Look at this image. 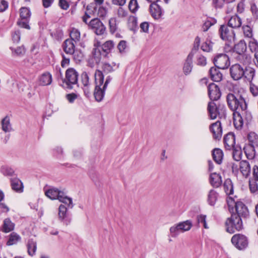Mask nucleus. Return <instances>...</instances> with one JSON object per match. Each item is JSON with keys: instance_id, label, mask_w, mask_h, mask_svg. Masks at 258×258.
Instances as JSON below:
<instances>
[{"instance_id": "obj_1", "label": "nucleus", "mask_w": 258, "mask_h": 258, "mask_svg": "<svg viewBox=\"0 0 258 258\" xmlns=\"http://www.w3.org/2000/svg\"><path fill=\"white\" fill-rule=\"evenodd\" d=\"M226 101L228 106L233 112L247 110V104L243 92L240 90L234 89L228 93Z\"/></svg>"}, {"instance_id": "obj_2", "label": "nucleus", "mask_w": 258, "mask_h": 258, "mask_svg": "<svg viewBox=\"0 0 258 258\" xmlns=\"http://www.w3.org/2000/svg\"><path fill=\"white\" fill-rule=\"evenodd\" d=\"M104 76L102 71L96 70L94 73L95 88L93 95L97 102H101L104 97L106 88L103 86Z\"/></svg>"}, {"instance_id": "obj_3", "label": "nucleus", "mask_w": 258, "mask_h": 258, "mask_svg": "<svg viewBox=\"0 0 258 258\" xmlns=\"http://www.w3.org/2000/svg\"><path fill=\"white\" fill-rule=\"evenodd\" d=\"M229 210L232 215H235L241 219L249 217V211L247 207L241 202H235L232 198L227 200Z\"/></svg>"}, {"instance_id": "obj_4", "label": "nucleus", "mask_w": 258, "mask_h": 258, "mask_svg": "<svg viewBox=\"0 0 258 258\" xmlns=\"http://www.w3.org/2000/svg\"><path fill=\"white\" fill-rule=\"evenodd\" d=\"M226 231L230 234L240 231L243 229L242 220L235 215H231L225 222Z\"/></svg>"}, {"instance_id": "obj_5", "label": "nucleus", "mask_w": 258, "mask_h": 258, "mask_svg": "<svg viewBox=\"0 0 258 258\" xmlns=\"http://www.w3.org/2000/svg\"><path fill=\"white\" fill-rule=\"evenodd\" d=\"M208 115L211 119H215L218 116L220 118L226 117V109L224 105L217 104L214 101H210L208 104Z\"/></svg>"}, {"instance_id": "obj_6", "label": "nucleus", "mask_w": 258, "mask_h": 258, "mask_svg": "<svg viewBox=\"0 0 258 258\" xmlns=\"http://www.w3.org/2000/svg\"><path fill=\"white\" fill-rule=\"evenodd\" d=\"M218 33L220 38L226 42L227 45L234 42L235 33L232 28L227 25H221L219 29Z\"/></svg>"}, {"instance_id": "obj_7", "label": "nucleus", "mask_w": 258, "mask_h": 258, "mask_svg": "<svg viewBox=\"0 0 258 258\" xmlns=\"http://www.w3.org/2000/svg\"><path fill=\"white\" fill-rule=\"evenodd\" d=\"M78 73L73 68H69L66 72V78L63 80V87L72 89L73 85L77 84Z\"/></svg>"}, {"instance_id": "obj_8", "label": "nucleus", "mask_w": 258, "mask_h": 258, "mask_svg": "<svg viewBox=\"0 0 258 258\" xmlns=\"http://www.w3.org/2000/svg\"><path fill=\"white\" fill-rule=\"evenodd\" d=\"M88 28L97 35H103L106 33L105 25L98 18L92 19L88 24Z\"/></svg>"}, {"instance_id": "obj_9", "label": "nucleus", "mask_w": 258, "mask_h": 258, "mask_svg": "<svg viewBox=\"0 0 258 258\" xmlns=\"http://www.w3.org/2000/svg\"><path fill=\"white\" fill-rule=\"evenodd\" d=\"M231 243L239 250L245 249L248 245V239L246 236L242 234H235L231 238Z\"/></svg>"}, {"instance_id": "obj_10", "label": "nucleus", "mask_w": 258, "mask_h": 258, "mask_svg": "<svg viewBox=\"0 0 258 258\" xmlns=\"http://www.w3.org/2000/svg\"><path fill=\"white\" fill-rule=\"evenodd\" d=\"M213 62L216 68L222 70L227 69L230 66L229 57L223 53L217 55L213 59Z\"/></svg>"}, {"instance_id": "obj_11", "label": "nucleus", "mask_w": 258, "mask_h": 258, "mask_svg": "<svg viewBox=\"0 0 258 258\" xmlns=\"http://www.w3.org/2000/svg\"><path fill=\"white\" fill-rule=\"evenodd\" d=\"M230 74L233 80H238L244 76V68L238 63L234 64L230 68Z\"/></svg>"}, {"instance_id": "obj_12", "label": "nucleus", "mask_w": 258, "mask_h": 258, "mask_svg": "<svg viewBox=\"0 0 258 258\" xmlns=\"http://www.w3.org/2000/svg\"><path fill=\"white\" fill-rule=\"evenodd\" d=\"M208 95L211 101H217L220 99L221 93L218 85L212 83L208 85Z\"/></svg>"}, {"instance_id": "obj_13", "label": "nucleus", "mask_w": 258, "mask_h": 258, "mask_svg": "<svg viewBox=\"0 0 258 258\" xmlns=\"http://www.w3.org/2000/svg\"><path fill=\"white\" fill-rule=\"evenodd\" d=\"M247 115V110L233 112V124L236 128L240 130L243 125V117Z\"/></svg>"}, {"instance_id": "obj_14", "label": "nucleus", "mask_w": 258, "mask_h": 258, "mask_svg": "<svg viewBox=\"0 0 258 258\" xmlns=\"http://www.w3.org/2000/svg\"><path fill=\"white\" fill-rule=\"evenodd\" d=\"M101 55L100 50L98 48H94L88 60L89 66L92 68L95 64H99L101 60Z\"/></svg>"}, {"instance_id": "obj_15", "label": "nucleus", "mask_w": 258, "mask_h": 258, "mask_svg": "<svg viewBox=\"0 0 258 258\" xmlns=\"http://www.w3.org/2000/svg\"><path fill=\"white\" fill-rule=\"evenodd\" d=\"M58 218L66 225H68L71 222V217L67 213V208L63 205H60L59 207Z\"/></svg>"}, {"instance_id": "obj_16", "label": "nucleus", "mask_w": 258, "mask_h": 258, "mask_svg": "<svg viewBox=\"0 0 258 258\" xmlns=\"http://www.w3.org/2000/svg\"><path fill=\"white\" fill-rule=\"evenodd\" d=\"M210 130L213 134L215 140H220L222 135V128L221 122L219 120L212 123L210 126Z\"/></svg>"}, {"instance_id": "obj_17", "label": "nucleus", "mask_w": 258, "mask_h": 258, "mask_svg": "<svg viewBox=\"0 0 258 258\" xmlns=\"http://www.w3.org/2000/svg\"><path fill=\"white\" fill-rule=\"evenodd\" d=\"M223 142L226 150H231L237 145L235 144V137L234 133L230 132L224 137Z\"/></svg>"}, {"instance_id": "obj_18", "label": "nucleus", "mask_w": 258, "mask_h": 258, "mask_svg": "<svg viewBox=\"0 0 258 258\" xmlns=\"http://www.w3.org/2000/svg\"><path fill=\"white\" fill-rule=\"evenodd\" d=\"M75 43L74 41L69 38L65 40L62 44L63 51L67 54H72L75 50Z\"/></svg>"}, {"instance_id": "obj_19", "label": "nucleus", "mask_w": 258, "mask_h": 258, "mask_svg": "<svg viewBox=\"0 0 258 258\" xmlns=\"http://www.w3.org/2000/svg\"><path fill=\"white\" fill-rule=\"evenodd\" d=\"M52 81V75L49 72H45L41 75L38 79V84L40 86H45L49 85Z\"/></svg>"}, {"instance_id": "obj_20", "label": "nucleus", "mask_w": 258, "mask_h": 258, "mask_svg": "<svg viewBox=\"0 0 258 258\" xmlns=\"http://www.w3.org/2000/svg\"><path fill=\"white\" fill-rule=\"evenodd\" d=\"M64 192L57 188L51 187L45 191V195L51 200H58Z\"/></svg>"}, {"instance_id": "obj_21", "label": "nucleus", "mask_w": 258, "mask_h": 258, "mask_svg": "<svg viewBox=\"0 0 258 258\" xmlns=\"http://www.w3.org/2000/svg\"><path fill=\"white\" fill-rule=\"evenodd\" d=\"M227 25L232 29L239 28L242 25V19L237 14H235L228 20Z\"/></svg>"}, {"instance_id": "obj_22", "label": "nucleus", "mask_w": 258, "mask_h": 258, "mask_svg": "<svg viewBox=\"0 0 258 258\" xmlns=\"http://www.w3.org/2000/svg\"><path fill=\"white\" fill-rule=\"evenodd\" d=\"M209 181L212 186L218 188L221 185L222 183L221 176L216 172L212 173L210 175Z\"/></svg>"}, {"instance_id": "obj_23", "label": "nucleus", "mask_w": 258, "mask_h": 258, "mask_svg": "<svg viewBox=\"0 0 258 258\" xmlns=\"http://www.w3.org/2000/svg\"><path fill=\"white\" fill-rule=\"evenodd\" d=\"M154 2L152 3L150 6V12L154 19H159L162 15V12L161 7Z\"/></svg>"}, {"instance_id": "obj_24", "label": "nucleus", "mask_w": 258, "mask_h": 258, "mask_svg": "<svg viewBox=\"0 0 258 258\" xmlns=\"http://www.w3.org/2000/svg\"><path fill=\"white\" fill-rule=\"evenodd\" d=\"M192 53H189L186 57L183 67V71L185 75L190 74L192 69Z\"/></svg>"}, {"instance_id": "obj_25", "label": "nucleus", "mask_w": 258, "mask_h": 258, "mask_svg": "<svg viewBox=\"0 0 258 258\" xmlns=\"http://www.w3.org/2000/svg\"><path fill=\"white\" fill-rule=\"evenodd\" d=\"M239 168L243 176L248 177L250 173L251 168L249 163L246 160H242L240 162Z\"/></svg>"}, {"instance_id": "obj_26", "label": "nucleus", "mask_w": 258, "mask_h": 258, "mask_svg": "<svg viewBox=\"0 0 258 258\" xmlns=\"http://www.w3.org/2000/svg\"><path fill=\"white\" fill-rule=\"evenodd\" d=\"M220 69L215 67H211L209 70V74L211 79L215 82H220L223 77L222 74L219 71Z\"/></svg>"}, {"instance_id": "obj_27", "label": "nucleus", "mask_w": 258, "mask_h": 258, "mask_svg": "<svg viewBox=\"0 0 258 258\" xmlns=\"http://www.w3.org/2000/svg\"><path fill=\"white\" fill-rule=\"evenodd\" d=\"M223 152L219 148H215L212 151V157L214 161L218 164H221L223 159Z\"/></svg>"}, {"instance_id": "obj_28", "label": "nucleus", "mask_w": 258, "mask_h": 258, "mask_svg": "<svg viewBox=\"0 0 258 258\" xmlns=\"http://www.w3.org/2000/svg\"><path fill=\"white\" fill-rule=\"evenodd\" d=\"M119 67V63H116L115 62H112L111 63L104 62L102 64V69L104 73L108 74L113 72L116 69H117Z\"/></svg>"}, {"instance_id": "obj_29", "label": "nucleus", "mask_w": 258, "mask_h": 258, "mask_svg": "<svg viewBox=\"0 0 258 258\" xmlns=\"http://www.w3.org/2000/svg\"><path fill=\"white\" fill-rule=\"evenodd\" d=\"M8 240L6 244L8 246L16 244L18 242L21 241V236L16 232H12L7 237Z\"/></svg>"}, {"instance_id": "obj_30", "label": "nucleus", "mask_w": 258, "mask_h": 258, "mask_svg": "<svg viewBox=\"0 0 258 258\" xmlns=\"http://www.w3.org/2000/svg\"><path fill=\"white\" fill-rule=\"evenodd\" d=\"M26 246L28 254L30 256L35 255L37 249L36 241L33 239H29L27 241Z\"/></svg>"}, {"instance_id": "obj_31", "label": "nucleus", "mask_w": 258, "mask_h": 258, "mask_svg": "<svg viewBox=\"0 0 258 258\" xmlns=\"http://www.w3.org/2000/svg\"><path fill=\"white\" fill-rule=\"evenodd\" d=\"M246 44L244 40H240L234 47V51L240 55L244 54L246 51Z\"/></svg>"}, {"instance_id": "obj_32", "label": "nucleus", "mask_w": 258, "mask_h": 258, "mask_svg": "<svg viewBox=\"0 0 258 258\" xmlns=\"http://www.w3.org/2000/svg\"><path fill=\"white\" fill-rule=\"evenodd\" d=\"M137 21V18L135 16H130L128 18L127 27L131 31H133L134 33L136 32L139 28Z\"/></svg>"}, {"instance_id": "obj_33", "label": "nucleus", "mask_w": 258, "mask_h": 258, "mask_svg": "<svg viewBox=\"0 0 258 258\" xmlns=\"http://www.w3.org/2000/svg\"><path fill=\"white\" fill-rule=\"evenodd\" d=\"M11 182L13 190L18 192H21L23 191V184L20 180L17 178H12Z\"/></svg>"}, {"instance_id": "obj_34", "label": "nucleus", "mask_w": 258, "mask_h": 258, "mask_svg": "<svg viewBox=\"0 0 258 258\" xmlns=\"http://www.w3.org/2000/svg\"><path fill=\"white\" fill-rule=\"evenodd\" d=\"M248 145L258 147V134L254 132H249L247 136Z\"/></svg>"}, {"instance_id": "obj_35", "label": "nucleus", "mask_w": 258, "mask_h": 258, "mask_svg": "<svg viewBox=\"0 0 258 258\" xmlns=\"http://www.w3.org/2000/svg\"><path fill=\"white\" fill-rule=\"evenodd\" d=\"M69 35L70 38L75 43L79 42L81 39V34L80 31L75 28H71L69 30Z\"/></svg>"}, {"instance_id": "obj_36", "label": "nucleus", "mask_w": 258, "mask_h": 258, "mask_svg": "<svg viewBox=\"0 0 258 258\" xmlns=\"http://www.w3.org/2000/svg\"><path fill=\"white\" fill-rule=\"evenodd\" d=\"M219 194L214 189H211L208 195V202L211 206H214L218 200Z\"/></svg>"}, {"instance_id": "obj_37", "label": "nucleus", "mask_w": 258, "mask_h": 258, "mask_svg": "<svg viewBox=\"0 0 258 258\" xmlns=\"http://www.w3.org/2000/svg\"><path fill=\"white\" fill-rule=\"evenodd\" d=\"M217 23V20L214 18L209 17L204 22L202 29L204 32H207L210 28Z\"/></svg>"}, {"instance_id": "obj_38", "label": "nucleus", "mask_w": 258, "mask_h": 258, "mask_svg": "<svg viewBox=\"0 0 258 258\" xmlns=\"http://www.w3.org/2000/svg\"><path fill=\"white\" fill-rule=\"evenodd\" d=\"M255 147H253L248 145L244 147L243 150L247 157L249 159H252L255 156Z\"/></svg>"}, {"instance_id": "obj_39", "label": "nucleus", "mask_w": 258, "mask_h": 258, "mask_svg": "<svg viewBox=\"0 0 258 258\" xmlns=\"http://www.w3.org/2000/svg\"><path fill=\"white\" fill-rule=\"evenodd\" d=\"M224 189L227 195H231L233 194V186L230 179H226L223 184Z\"/></svg>"}, {"instance_id": "obj_40", "label": "nucleus", "mask_w": 258, "mask_h": 258, "mask_svg": "<svg viewBox=\"0 0 258 258\" xmlns=\"http://www.w3.org/2000/svg\"><path fill=\"white\" fill-rule=\"evenodd\" d=\"M244 76L249 81H251L255 75L254 69L249 67L244 69Z\"/></svg>"}, {"instance_id": "obj_41", "label": "nucleus", "mask_w": 258, "mask_h": 258, "mask_svg": "<svg viewBox=\"0 0 258 258\" xmlns=\"http://www.w3.org/2000/svg\"><path fill=\"white\" fill-rule=\"evenodd\" d=\"M233 150L232 156L234 160L238 161L241 159L242 153L241 147L237 145L232 149Z\"/></svg>"}, {"instance_id": "obj_42", "label": "nucleus", "mask_w": 258, "mask_h": 258, "mask_svg": "<svg viewBox=\"0 0 258 258\" xmlns=\"http://www.w3.org/2000/svg\"><path fill=\"white\" fill-rule=\"evenodd\" d=\"M14 228V224L11 222L10 219H6L4 221L3 225V231L6 233L12 231Z\"/></svg>"}, {"instance_id": "obj_43", "label": "nucleus", "mask_w": 258, "mask_h": 258, "mask_svg": "<svg viewBox=\"0 0 258 258\" xmlns=\"http://www.w3.org/2000/svg\"><path fill=\"white\" fill-rule=\"evenodd\" d=\"M2 130L5 132H9L12 130L9 117L6 116L2 120Z\"/></svg>"}, {"instance_id": "obj_44", "label": "nucleus", "mask_w": 258, "mask_h": 258, "mask_svg": "<svg viewBox=\"0 0 258 258\" xmlns=\"http://www.w3.org/2000/svg\"><path fill=\"white\" fill-rule=\"evenodd\" d=\"M31 16L30 10L27 7H22L20 9V19H29Z\"/></svg>"}, {"instance_id": "obj_45", "label": "nucleus", "mask_w": 258, "mask_h": 258, "mask_svg": "<svg viewBox=\"0 0 258 258\" xmlns=\"http://www.w3.org/2000/svg\"><path fill=\"white\" fill-rule=\"evenodd\" d=\"M114 44L111 40H108L104 43L102 45V49L106 54H108L111 52L112 49L114 48Z\"/></svg>"}, {"instance_id": "obj_46", "label": "nucleus", "mask_w": 258, "mask_h": 258, "mask_svg": "<svg viewBox=\"0 0 258 258\" xmlns=\"http://www.w3.org/2000/svg\"><path fill=\"white\" fill-rule=\"evenodd\" d=\"M58 200L59 202L67 205L68 208L72 209L74 207L72 199L67 197L64 192L63 193V195L61 196H60L59 198H58Z\"/></svg>"}, {"instance_id": "obj_47", "label": "nucleus", "mask_w": 258, "mask_h": 258, "mask_svg": "<svg viewBox=\"0 0 258 258\" xmlns=\"http://www.w3.org/2000/svg\"><path fill=\"white\" fill-rule=\"evenodd\" d=\"M10 49L11 50L13 56H23L26 52L25 48L23 46H18L16 48L10 47Z\"/></svg>"}, {"instance_id": "obj_48", "label": "nucleus", "mask_w": 258, "mask_h": 258, "mask_svg": "<svg viewBox=\"0 0 258 258\" xmlns=\"http://www.w3.org/2000/svg\"><path fill=\"white\" fill-rule=\"evenodd\" d=\"M182 233L188 231L192 227V222L190 220H186L179 223Z\"/></svg>"}, {"instance_id": "obj_49", "label": "nucleus", "mask_w": 258, "mask_h": 258, "mask_svg": "<svg viewBox=\"0 0 258 258\" xmlns=\"http://www.w3.org/2000/svg\"><path fill=\"white\" fill-rule=\"evenodd\" d=\"M169 230L172 237H175L177 236L179 233H182L179 223L171 227Z\"/></svg>"}, {"instance_id": "obj_50", "label": "nucleus", "mask_w": 258, "mask_h": 258, "mask_svg": "<svg viewBox=\"0 0 258 258\" xmlns=\"http://www.w3.org/2000/svg\"><path fill=\"white\" fill-rule=\"evenodd\" d=\"M109 31L111 34L115 33L117 29V20L115 18H111L109 20Z\"/></svg>"}, {"instance_id": "obj_51", "label": "nucleus", "mask_w": 258, "mask_h": 258, "mask_svg": "<svg viewBox=\"0 0 258 258\" xmlns=\"http://www.w3.org/2000/svg\"><path fill=\"white\" fill-rule=\"evenodd\" d=\"M71 55H73L74 60L77 63L81 62L84 57V54L80 49L75 50L74 52Z\"/></svg>"}, {"instance_id": "obj_52", "label": "nucleus", "mask_w": 258, "mask_h": 258, "mask_svg": "<svg viewBox=\"0 0 258 258\" xmlns=\"http://www.w3.org/2000/svg\"><path fill=\"white\" fill-rule=\"evenodd\" d=\"M29 19H19L17 22V24L21 28H25L28 30L30 29V27L29 25Z\"/></svg>"}, {"instance_id": "obj_53", "label": "nucleus", "mask_w": 258, "mask_h": 258, "mask_svg": "<svg viewBox=\"0 0 258 258\" xmlns=\"http://www.w3.org/2000/svg\"><path fill=\"white\" fill-rule=\"evenodd\" d=\"M201 43V38L199 36H197L194 40L193 47L189 52V53H192V55L194 56L195 54L199 49L200 45Z\"/></svg>"}, {"instance_id": "obj_54", "label": "nucleus", "mask_w": 258, "mask_h": 258, "mask_svg": "<svg viewBox=\"0 0 258 258\" xmlns=\"http://www.w3.org/2000/svg\"><path fill=\"white\" fill-rule=\"evenodd\" d=\"M248 46L250 51L254 52V54L258 52V42L255 39H252L249 42Z\"/></svg>"}, {"instance_id": "obj_55", "label": "nucleus", "mask_w": 258, "mask_h": 258, "mask_svg": "<svg viewBox=\"0 0 258 258\" xmlns=\"http://www.w3.org/2000/svg\"><path fill=\"white\" fill-rule=\"evenodd\" d=\"M139 8V6L137 0H131L130 1L128 4V9L132 13H136Z\"/></svg>"}, {"instance_id": "obj_56", "label": "nucleus", "mask_w": 258, "mask_h": 258, "mask_svg": "<svg viewBox=\"0 0 258 258\" xmlns=\"http://www.w3.org/2000/svg\"><path fill=\"white\" fill-rule=\"evenodd\" d=\"M242 28L245 37L247 38H251L252 37V29L249 25H243Z\"/></svg>"}, {"instance_id": "obj_57", "label": "nucleus", "mask_w": 258, "mask_h": 258, "mask_svg": "<svg viewBox=\"0 0 258 258\" xmlns=\"http://www.w3.org/2000/svg\"><path fill=\"white\" fill-rule=\"evenodd\" d=\"M250 10L253 18L258 19V6L255 3L250 4Z\"/></svg>"}, {"instance_id": "obj_58", "label": "nucleus", "mask_w": 258, "mask_h": 258, "mask_svg": "<svg viewBox=\"0 0 258 258\" xmlns=\"http://www.w3.org/2000/svg\"><path fill=\"white\" fill-rule=\"evenodd\" d=\"M81 82L83 86H90L89 83V77L88 74L86 72H84L82 73L81 76Z\"/></svg>"}, {"instance_id": "obj_59", "label": "nucleus", "mask_w": 258, "mask_h": 258, "mask_svg": "<svg viewBox=\"0 0 258 258\" xmlns=\"http://www.w3.org/2000/svg\"><path fill=\"white\" fill-rule=\"evenodd\" d=\"M201 49L205 52H210L212 48V45L210 41L206 40L201 47Z\"/></svg>"}, {"instance_id": "obj_60", "label": "nucleus", "mask_w": 258, "mask_h": 258, "mask_svg": "<svg viewBox=\"0 0 258 258\" xmlns=\"http://www.w3.org/2000/svg\"><path fill=\"white\" fill-rule=\"evenodd\" d=\"M117 17L119 18H125L128 16V12L122 7H119L117 12Z\"/></svg>"}, {"instance_id": "obj_61", "label": "nucleus", "mask_w": 258, "mask_h": 258, "mask_svg": "<svg viewBox=\"0 0 258 258\" xmlns=\"http://www.w3.org/2000/svg\"><path fill=\"white\" fill-rule=\"evenodd\" d=\"M245 10V4L243 0L239 2L236 6V12L237 14H242Z\"/></svg>"}, {"instance_id": "obj_62", "label": "nucleus", "mask_w": 258, "mask_h": 258, "mask_svg": "<svg viewBox=\"0 0 258 258\" xmlns=\"http://www.w3.org/2000/svg\"><path fill=\"white\" fill-rule=\"evenodd\" d=\"M12 38L14 43H18L21 38V33L20 31L17 30L12 32Z\"/></svg>"}, {"instance_id": "obj_63", "label": "nucleus", "mask_w": 258, "mask_h": 258, "mask_svg": "<svg viewBox=\"0 0 258 258\" xmlns=\"http://www.w3.org/2000/svg\"><path fill=\"white\" fill-rule=\"evenodd\" d=\"M197 221L199 223H202L203 224V226L205 228L208 229V227L206 222V216L204 215H200L197 216Z\"/></svg>"}, {"instance_id": "obj_64", "label": "nucleus", "mask_w": 258, "mask_h": 258, "mask_svg": "<svg viewBox=\"0 0 258 258\" xmlns=\"http://www.w3.org/2000/svg\"><path fill=\"white\" fill-rule=\"evenodd\" d=\"M249 187L250 191L252 193H255L258 190L257 183L255 181H249Z\"/></svg>"}]
</instances>
